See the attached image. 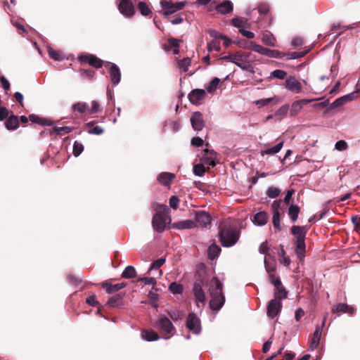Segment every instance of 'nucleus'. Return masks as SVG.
<instances>
[{
  "mask_svg": "<svg viewBox=\"0 0 360 360\" xmlns=\"http://www.w3.org/2000/svg\"><path fill=\"white\" fill-rule=\"evenodd\" d=\"M217 153L213 150L205 149L202 160L204 164L214 167L217 162Z\"/></svg>",
  "mask_w": 360,
  "mask_h": 360,
  "instance_id": "a211bd4d",
  "label": "nucleus"
},
{
  "mask_svg": "<svg viewBox=\"0 0 360 360\" xmlns=\"http://www.w3.org/2000/svg\"><path fill=\"white\" fill-rule=\"evenodd\" d=\"M206 97V91L201 89H195L192 90L188 95L189 101L195 105H199L202 103V101Z\"/></svg>",
  "mask_w": 360,
  "mask_h": 360,
  "instance_id": "ddd939ff",
  "label": "nucleus"
},
{
  "mask_svg": "<svg viewBox=\"0 0 360 360\" xmlns=\"http://www.w3.org/2000/svg\"><path fill=\"white\" fill-rule=\"evenodd\" d=\"M348 147V145L347 143V142L344 140H340L336 142L335 143V149H337L338 150H345Z\"/></svg>",
  "mask_w": 360,
  "mask_h": 360,
  "instance_id": "774afa93",
  "label": "nucleus"
},
{
  "mask_svg": "<svg viewBox=\"0 0 360 360\" xmlns=\"http://www.w3.org/2000/svg\"><path fill=\"white\" fill-rule=\"evenodd\" d=\"M169 316L173 321H177L179 319H181L184 316L183 312L178 311V310H172L169 311Z\"/></svg>",
  "mask_w": 360,
  "mask_h": 360,
  "instance_id": "13d9d810",
  "label": "nucleus"
},
{
  "mask_svg": "<svg viewBox=\"0 0 360 360\" xmlns=\"http://www.w3.org/2000/svg\"><path fill=\"white\" fill-rule=\"evenodd\" d=\"M269 278L270 283L271 284H273L275 288H276L282 284L280 278L278 277H276L274 274H269Z\"/></svg>",
  "mask_w": 360,
  "mask_h": 360,
  "instance_id": "e2e57ef3",
  "label": "nucleus"
},
{
  "mask_svg": "<svg viewBox=\"0 0 360 360\" xmlns=\"http://www.w3.org/2000/svg\"><path fill=\"white\" fill-rule=\"evenodd\" d=\"M77 60L80 63L81 65L88 64L96 69L101 68L104 63L103 60L91 53H79L77 56Z\"/></svg>",
  "mask_w": 360,
  "mask_h": 360,
  "instance_id": "423d86ee",
  "label": "nucleus"
},
{
  "mask_svg": "<svg viewBox=\"0 0 360 360\" xmlns=\"http://www.w3.org/2000/svg\"><path fill=\"white\" fill-rule=\"evenodd\" d=\"M281 301L277 299H272L269 301L266 307L267 316L271 319H274L281 311Z\"/></svg>",
  "mask_w": 360,
  "mask_h": 360,
  "instance_id": "9d476101",
  "label": "nucleus"
},
{
  "mask_svg": "<svg viewBox=\"0 0 360 360\" xmlns=\"http://www.w3.org/2000/svg\"><path fill=\"white\" fill-rule=\"evenodd\" d=\"M272 222L274 228L280 231L281 230V219H280V212L279 211L274 212L273 214Z\"/></svg>",
  "mask_w": 360,
  "mask_h": 360,
  "instance_id": "49530a36",
  "label": "nucleus"
},
{
  "mask_svg": "<svg viewBox=\"0 0 360 360\" xmlns=\"http://www.w3.org/2000/svg\"><path fill=\"white\" fill-rule=\"evenodd\" d=\"M196 226L197 223L195 221L190 219L174 222L172 224V227L177 229H190Z\"/></svg>",
  "mask_w": 360,
  "mask_h": 360,
  "instance_id": "5701e85b",
  "label": "nucleus"
},
{
  "mask_svg": "<svg viewBox=\"0 0 360 360\" xmlns=\"http://www.w3.org/2000/svg\"><path fill=\"white\" fill-rule=\"evenodd\" d=\"M308 229L305 226H292L291 233L295 236V252L300 261H303L306 252L305 238Z\"/></svg>",
  "mask_w": 360,
  "mask_h": 360,
  "instance_id": "f03ea898",
  "label": "nucleus"
},
{
  "mask_svg": "<svg viewBox=\"0 0 360 360\" xmlns=\"http://www.w3.org/2000/svg\"><path fill=\"white\" fill-rule=\"evenodd\" d=\"M281 246V252H279L280 262L285 266H289L290 264V259L289 257L286 256V252L283 249V246L282 245Z\"/></svg>",
  "mask_w": 360,
  "mask_h": 360,
  "instance_id": "37998d69",
  "label": "nucleus"
},
{
  "mask_svg": "<svg viewBox=\"0 0 360 360\" xmlns=\"http://www.w3.org/2000/svg\"><path fill=\"white\" fill-rule=\"evenodd\" d=\"M124 295V293H119L111 297L108 300L107 304L110 307H118L120 304L122 299L123 298Z\"/></svg>",
  "mask_w": 360,
  "mask_h": 360,
  "instance_id": "72a5a7b5",
  "label": "nucleus"
},
{
  "mask_svg": "<svg viewBox=\"0 0 360 360\" xmlns=\"http://www.w3.org/2000/svg\"><path fill=\"white\" fill-rule=\"evenodd\" d=\"M4 124L8 130H15L19 127V117L11 115L6 119Z\"/></svg>",
  "mask_w": 360,
  "mask_h": 360,
  "instance_id": "a878e982",
  "label": "nucleus"
},
{
  "mask_svg": "<svg viewBox=\"0 0 360 360\" xmlns=\"http://www.w3.org/2000/svg\"><path fill=\"white\" fill-rule=\"evenodd\" d=\"M195 221L197 223V226H200L203 228L207 227L211 224L212 217L205 210L195 211Z\"/></svg>",
  "mask_w": 360,
  "mask_h": 360,
  "instance_id": "9b49d317",
  "label": "nucleus"
},
{
  "mask_svg": "<svg viewBox=\"0 0 360 360\" xmlns=\"http://www.w3.org/2000/svg\"><path fill=\"white\" fill-rule=\"evenodd\" d=\"M345 103H347L345 98H344V96L337 98L335 101H334L332 103L329 104V106L326 109L324 113H327L329 110H333L334 108H338L344 105Z\"/></svg>",
  "mask_w": 360,
  "mask_h": 360,
  "instance_id": "e433bc0d",
  "label": "nucleus"
},
{
  "mask_svg": "<svg viewBox=\"0 0 360 360\" xmlns=\"http://www.w3.org/2000/svg\"><path fill=\"white\" fill-rule=\"evenodd\" d=\"M84 146L81 143L75 141L73 145L72 153L75 157L79 156L83 151Z\"/></svg>",
  "mask_w": 360,
  "mask_h": 360,
  "instance_id": "603ef678",
  "label": "nucleus"
},
{
  "mask_svg": "<svg viewBox=\"0 0 360 360\" xmlns=\"http://www.w3.org/2000/svg\"><path fill=\"white\" fill-rule=\"evenodd\" d=\"M250 49L256 53L270 58H281L284 57L285 55V53L283 52H281L278 50H271L267 48H264L262 46L257 44L253 41L250 42Z\"/></svg>",
  "mask_w": 360,
  "mask_h": 360,
  "instance_id": "0eeeda50",
  "label": "nucleus"
},
{
  "mask_svg": "<svg viewBox=\"0 0 360 360\" xmlns=\"http://www.w3.org/2000/svg\"><path fill=\"white\" fill-rule=\"evenodd\" d=\"M268 216L265 212H259L254 215L253 222L259 226H263L266 224Z\"/></svg>",
  "mask_w": 360,
  "mask_h": 360,
  "instance_id": "c85d7f7f",
  "label": "nucleus"
},
{
  "mask_svg": "<svg viewBox=\"0 0 360 360\" xmlns=\"http://www.w3.org/2000/svg\"><path fill=\"white\" fill-rule=\"evenodd\" d=\"M191 65V59L189 58H185L178 61V67L182 69L184 72L188 70V66Z\"/></svg>",
  "mask_w": 360,
  "mask_h": 360,
  "instance_id": "3c124183",
  "label": "nucleus"
},
{
  "mask_svg": "<svg viewBox=\"0 0 360 360\" xmlns=\"http://www.w3.org/2000/svg\"><path fill=\"white\" fill-rule=\"evenodd\" d=\"M281 193V190L276 187L271 186L268 188L266 191V195L268 197L275 198L278 197Z\"/></svg>",
  "mask_w": 360,
  "mask_h": 360,
  "instance_id": "8fccbe9b",
  "label": "nucleus"
},
{
  "mask_svg": "<svg viewBox=\"0 0 360 360\" xmlns=\"http://www.w3.org/2000/svg\"><path fill=\"white\" fill-rule=\"evenodd\" d=\"M223 285L217 277H213L209 283V292L211 297L210 307L219 311L224 305L225 297L222 292Z\"/></svg>",
  "mask_w": 360,
  "mask_h": 360,
  "instance_id": "f257e3e1",
  "label": "nucleus"
},
{
  "mask_svg": "<svg viewBox=\"0 0 360 360\" xmlns=\"http://www.w3.org/2000/svg\"><path fill=\"white\" fill-rule=\"evenodd\" d=\"M186 325L195 334H199L201 331L200 321L194 313L188 314Z\"/></svg>",
  "mask_w": 360,
  "mask_h": 360,
  "instance_id": "f8f14e48",
  "label": "nucleus"
},
{
  "mask_svg": "<svg viewBox=\"0 0 360 360\" xmlns=\"http://www.w3.org/2000/svg\"><path fill=\"white\" fill-rule=\"evenodd\" d=\"M289 106L288 105H284L281 106L275 113V116L279 117L280 119L285 117L288 111Z\"/></svg>",
  "mask_w": 360,
  "mask_h": 360,
  "instance_id": "6e6d98bb",
  "label": "nucleus"
},
{
  "mask_svg": "<svg viewBox=\"0 0 360 360\" xmlns=\"http://www.w3.org/2000/svg\"><path fill=\"white\" fill-rule=\"evenodd\" d=\"M73 129V127H55L53 129V133L60 135L63 136L65 134L70 133Z\"/></svg>",
  "mask_w": 360,
  "mask_h": 360,
  "instance_id": "ea45409f",
  "label": "nucleus"
},
{
  "mask_svg": "<svg viewBox=\"0 0 360 360\" xmlns=\"http://www.w3.org/2000/svg\"><path fill=\"white\" fill-rule=\"evenodd\" d=\"M72 108L74 112H77L79 114L88 113L89 114V105L85 102H77L72 105Z\"/></svg>",
  "mask_w": 360,
  "mask_h": 360,
  "instance_id": "2f4dec72",
  "label": "nucleus"
},
{
  "mask_svg": "<svg viewBox=\"0 0 360 360\" xmlns=\"http://www.w3.org/2000/svg\"><path fill=\"white\" fill-rule=\"evenodd\" d=\"M333 313L340 314L341 313H348L349 314H353L354 312V309L352 307L347 305V304L340 303L335 306H333L332 309Z\"/></svg>",
  "mask_w": 360,
  "mask_h": 360,
  "instance_id": "aec40b11",
  "label": "nucleus"
},
{
  "mask_svg": "<svg viewBox=\"0 0 360 360\" xmlns=\"http://www.w3.org/2000/svg\"><path fill=\"white\" fill-rule=\"evenodd\" d=\"M137 281H142L145 285H151L153 287L156 285V280L152 277H140Z\"/></svg>",
  "mask_w": 360,
  "mask_h": 360,
  "instance_id": "052dcab7",
  "label": "nucleus"
},
{
  "mask_svg": "<svg viewBox=\"0 0 360 360\" xmlns=\"http://www.w3.org/2000/svg\"><path fill=\"white\" fill-rule=\"evenodd\" d=\"M175 177L174 174L169 172H162L158 176V181L165 186H169L172 179Z\"/></svg>",
  "mask_w": 360,
  "mask_h": 360,
  "instance_id": "cd10ccee",
  "label": "nucleus"
},
{
  "mask_svg": "<svg viewBox=\"0 0 360 360\" xmlns=\"http://www.w3.org/2000/svg\"><path fill=\"white\" fill-rule=\"evenodd\" d=\"M359 96H360V89H356V91H354L349 94L345 95L344 98H345L346 101L348 102V101H354Z\"/></svg>",
  "mask_w": 360,
  "mask_h": 360,
  "instance_id": "5fc2aeb1",
  "label": "nucleus"
},
{
  "mask_svg": "<svg viewBox=\"0 0 360 360\" xmlns=\"http://www.w3.org/2000/svg\"><path fill=\"white\" fill-rule=\"evenodd\" d=\"M191 124L195 131H201L205 127L202 114L199 111L193 112L191 117Z\"/></svg>",
  "mask_w": 360,
  "mask_h": 360,
  "instance_id": "dca6fc26",
  "label": "nucleus"
},
{
  "mask_svg": "<svg viewBox=\"0 0 360 360\" xmlns=\"http://www.w3.org/2000/svg\"><path fill=\"white\" fill-rule=\"evenodd\" d=\"M138 8L141 15H143L147 16L152 13L151 9L149 8V6L146 2H139Z\"/></svg>",
  "mask_w": 360,
  "mask_h": 360,
  "instance_id": "a19ab883",
  "label": "nucleus"
},
{
  "mask_svg": "<svg viewBox=\"0 0 360 360\" xmlns=\"http://www.w3.org/2000/svg\"><path fill=\"white\" fill-rule=\"evenodd\" d=\"M219 83L220 79L218 77L213 78L207 87V92L213 94L217 90Z\"/></svg>",
  "mask_w": 360,
  "mask_h": 360,
  "instance_id": "a18cd8bd",
  "label": "nucleus"
},
{
  "mask_svg": "<svg viewBox=\"0 0 360 360\" xmlns=\"http://www.w3.org/2000/svg\"><path fill=\"white\" fill-rule=\"evenodd\" d=\"M110 77L113 85L119 84L121 79V72L117 65L112 63L109 69Z\"/></svg>",
  "mask_w": 360,
  "mask_h": 360,
  "instance_id": "6ab92c4d",
  "label": "nucleus"
},
{
  "mask_svg": "<svg viewBox=\"0 0 360 360\" xmlns=\"http://www.w3.org/2000/svg\"><path fill=\"white\" fill-rule=\"evenodd\" d=\"M309 50H305L300 52H291V53H285L284 56L286 57L288 60L297 59L304 57L307 54Z\"/></svg>",
  "mask_w": 360,
  "mask_h": 360,
  "instance_id": "58836bf2",
  "label": "nucleus"
},
{
  "mask_svg": "<svg viewBox=\"0 0 360 360\" xmlns=\"http://www.w3.org/2000/svg\"><path fill=\"white\" fill-rule=\"evenodd\" d=\"M250 53H245L243 51H237L233 54H229L221 58L222 60H229L231 63L236 64L238 67L243 70L250 71L252 67L250 65L247 64Z\"/></svg>",
  "mask_w": 360,
  "mask_h": 360,
  "instance_id": "39448f33",
  "label": "nucleus"
},
{
  "mask_svg": "<svg viewBox=\"0 0 360 360\" xmlns=\"http://www.w3.org/2000/svg\"><path fill=\"white\" fill-rule=\"evenodd\" d=\"M283 146V141H281L280 143H277L276 146L267 148L266 150L261 151V155L264 156V155H274L277 153H278L281 149L282 148Z\"/></svg>",
  "mask_w": 360,
  "mask_h": 360,
  "instance_id": "f704fd0d",
  "label": "nucleus"
},
{
  "mask_svg": "<svg viewBox=\"0 0 360 360\" xmlns=\"http://www.w3.org/2000/svg\"><path fill=\"white\" fill-rule=\"evenodd\" d=\"M170 210L166 205H161L159 212L155 213L153 215L152 219V225L153 229L159 232L162 233L165 231L166 228V218L168 217L169 222H170L171 219L168 216Z\"/></svg>",
  "mask_w": 360,
  "mask_h": 360,
  "instance_id": "20e7f679",
  "label": "nucleus"
},
{
  "mask_svg": "<svg viewBox=\"0 0 360 360\" xmlns=\"http://www.w3.org/2000/svg\"><path fill=\"white\" fill-rule=\"evenodd\" d=\"M148 298L150 299V303L152 306L157 307V301L159 299V295L153 290H150L148 293Z\"/></svg>",
  "mask_w": 360,
  "mask_h": 360,
  "instance_id": "4d7b16f0",
  "label": "nucleus"
},
{
  "mask_svg": "<svg viewBox=\"0 0 360 360\" xmlns=\"http://www.w3.org/2000/svg\"><path fill=\"white\" fill-rule=\"evenodd\" d=\"M261 40L266 46H276V39L269 31L262 33Z\"/></svg>",
  "mask_w": 360,
  "mask_h": 360,
  "instance_id": "bb28decb",
  "label": "nucleus"
},
{
  "mask_svg": "<svg viewBox=\"0 0 360 360\" xmlns=\"http://www.w3.org/2000/svg\"><path fill=\"white\" fill-rule=\"evenodd\" d=\"M157 326L161 330V331L168 336L165 337V339H168L175 331V328L173 326L170 320L166 317H161L157 323Z\"/></svg>",
  "mask_w": 360,
  "mask_h": 360,
  "instance_id": "1a4fd4ad",
  "label": "nucleus"
},
{
  "mask_svg": "<svg viewBox=\"0 0 360 360\" xmlns=\"http://www.w3.org/2000/svg\"><path fill=\"white\" fill-rule=\"evenodd\" d=\"M48 53H49V56L51 58L54 59L55 60L60 61V60H63L65 58V56H63V54L62 53H60V51H58L56 50H54L52 48L49 49Z\"/></svg>",
  "mask_w": 360,
  "mask_h": 360,
  "instance_id": "79ce46f5",
  "label": "nucleus"
},
{
  "mask_svg": "<svg viewBox=\"0 0 360 360\" xmlns=\"http://www.w3.org/2000/svg\"><path fill=\"white\" fill-rule=\"evenodd\" d=\"M68 280L71 284L75 286H77L82 283V278L73 274H69L68 275Z\"/></svg>",
  "mask_w": 360,
  "mask_h": 360,
  "instance_id": "de8ad7c7",
  "label": "nucleus"
},
{
  "mask_svg": "<svg viewBox=\"0 0 360 360\" xmlns=\"http://www.w3.org/2000/svg\"><path fill=\"white\" fill-rule=\"evenodd\" d=\"M205 168L202 164H197L193 167V173L198 176H202L205 172Z\"/></svg>",
  "mask_w": 360,
  "mask_h": 360,
  "instance_id": "864d4df0",
  "label": "nucleus"
},
{
  "mask_svg": "<svg viewBox=\"0 0 360 360\" xmlns=\"http://www.w3.org/2000/svg\"><path fill=\"white\" fill-rule=\"evenodd\" d=\"M288 297V291L281 284V285L275 288L274 289V299H277L280 301L287 298Z\"/></svg>",
  "mask_w": 360,
  "mask_h": 360,
  "instance_id": "7c9ffc66",
  "label": "nucleus"
},
{
  "mask_svg": "<svg viewBox=\"0 0 360 360\" xmlns=\"http://www.w3.org/2000/svg\"><path fill=\"white\" fill-rule=\"evenodd\" d=\"M118 8L120 13L127 17H131L135 13L134 6L131 0H121Z\"/></svg>",
  "mask_w": 360,
  "mask_h": 360,
  "instance_id": "2eb2a0df",
  "label": "nucleus"
},
{
  "mask_svg": "<svg viewBox=\"0 0 360 360\" xmlns=\"http://www.w3.org/2000/svg\"><path fill=\"white\" fill-rule=\"evenodd\" d=\"M143 338L147 341L158 340L160 338L159 335L152 329L143 330L141 333Z\"/></svg>",
  "mask_w": 360,
  "mask_h": 360,
  "instance_id": "c756f323",
  "label": "nucleus"
},
{
  "mask_svg": "<svg viewBox=\"0 0 360 360\" xmlns=\"http://www.w3.org/2000/svg\"><path fill=\"white\" fill-rule=\"evenodd\" d=\"M285 87L295 94H298L302 91V86L299 80L295 77H288L285 82Z\"/></svg>",
  "mask_w": 360,
  "mask_h": 360,
  "instance_id": "4468645a",
  "label": "nucleus"
},
{
  "mask_svg": "<svg viewBox=\"0 0 360 360\" xmlns=\"http://www.w3.org/2000/svg\"><path fill=\"white\" fill-rule=\"evenodd\" d=\"M202 281L200 282H195L193 286V292L195 300L198 302L205 303L206 297L204 290L202 287Z\"/></svg>",
  "mask_w": 360,
  "mask_h": 360,
  "instance_id": "f3484780",
  "label": "nucleus"
},
{
  "mask_svg": "<svg viewBox=\"0 0 360 360\" xmlns=\"http://www.w3.org/2000/svg\"><path fill=\"white\" fill-rule=\"evenodd\" d=\"M165 262V258H160V259L154 261L151 264L150 267L148 269V273L150 274V272L153 271V269H160Z\"/></svg>",
  "mask_w": 360,
  "mask_h": 360,
  "instance_id": "09e8293b",
  "label": "nucleus"
},
{
  "mask_svg": "<svg viewBox=\"0 0 360 360\" xmlns=\"http://www.w3.org/2000/svg\"><path fill=\"white\" fill-rule=\"evenodd\" d=\"M169 206L172 209L176 210L178 208V207H179V198L176 195H172L169 198Z\"/></svg>",
  "mask_w": 360,
  "mask_h": 360,
  "instance_id": "69168bd1",
  "label": "nucleus"
},
{
  "mask_svg": "<svg viewBox=\"0 0 360 360\" xmlns=\"http://www.w3.org/2000/svg\"><path fill=\"white\" fill-rule=\"evenodd\" d=\"M321 330L320 326H317L312 335L311 340L310 342L309 349L314 350L317 348L319 345L321 339Z\"/></svg>",
  "mask_w": 360,
  "mask_h": 360,
  "instance_id": "393cba45",
  "label": "nucleus"
},
{
  "mask_svg": "<svg viewBox=\"0 0 360 360\" xmlns=\"http://www.w3.org/2000/svg\"><path fill=\"white\" fill-rule=\"evenodd\" d=\"M300 211V209L297 205L293 204L290 205L288 214L292 222H295L297 220Z\"/></svg>",
  "mask_w": 360,
  "mask_h": 360,
  "instance_id": "473e14b6",
  "label": "nucleus"
},
{
  "mask_svg": "<svg viewBox=\"0 0 360 360\" xmlns=\"http://www.w3.org/2000/svg\"><path fill=\"white\" fill-rule=\"evenodd\" d=\"M215 9L221 14H227L233 11V6L231 1L226 0L219 4H217Z\"/></svg>",
  "mask_w": 360,
  "mask_h": 360,
  "instance_id": "412c9836",
  "label": "nucleus"
},
{
  "mask_svg": "<svg viewBox=\"0 0 360 360\" xmlns=\"http://www.w3.org/2000/svg\"><path fill=\"white\" fill-rule=\"evenodd\" d=\"M160 6L163 10V15H172L179 11L182 10L186 5V1L173 3L171 1L161 0Z\"/></svg>",
  "mask_w": 360,
  "mask_h": 360,
  "instance_id": "6e6552de",
  "label": "nucleus"
},
{
  "mask_svg": "<svg viewBox=\"0 0 360 360\" xmlns=\"http://www.w3.org/2000/svg\"><path fill=\"white\" fill-rule=\"evenodd\" d=\"M219 240L224 247H231L238 240L240 231L232 226H224L219 232Z\"/></svg>",
  "mask_w": 360,
  "mask_h": 360,
  "instance_id": "7ed1b4c3",
  "label": "nucleus"
},
{
  "mask_svg": "<svg viewBox=\"0 0 360 360\" xmlns=\"http://www.w3.org/2000/svg\"><path fill=\"white\" fill-rule=\"evenodd\" d=\"M214 50L216 51H220L219 41L218 40H212L208 43V51H211Z\"/></svg>",
  "mask_w": 360,
  "mask_h": 360,
  "instance_id": "0e129e2a",
  "label": "nucleus"
},
{
  "mask_svg": "<svg viewBox=\"0 0 360 360\" xmlns=\"http://www.w3.org/2000/svg\"><path fill=\"white\" fill-rule=\"evenodd\" d=\"M169 290L173 294H181L184 290V286L181 284L177 283L176 282H172L169 285Z\"/></svg>",
  "mask_w": 360,
  "mask_h": 360,
  "instance_id": "c03bdc74",
  "label": "nucleus"
},
{
  "mask_svg": "<svg viewBox=\"0 0 360 360\" xmlns=\"http://www.w3.org/2000/svg\"><path fill=\"white\" fill-rule=\"evenodd\" d=\"M101 110L102 108H101L99 103L96 101H93L91 103V108H89V114L96 113L101 112Z\"/></svg>",
  "mask_w": 360,
  "mask_h": 360,
  "instance_id": "680f3d73",
  "label": "nucleus"
},
{
  "mask_svg": "<svg viewBox=\"0 0 360 360\" xmlns=\"http://www.w3.org/2000/svg\"><path fill=\"white\" fill-rule=\"evenodd\" d=\"M96 123V121H91L86 124V130L89 134L101 135L103 133L104 129Z\"/></svg>",
  "mask_w": 360,
  "mask_h": 360,
  "instance_id": "b1692460",
  "label": "nucleus"
},
{
  "mask_svg": "<svg viewBox=\"0 0 360 360\" xmlns=\"http://www.w3.org/2000/svg\"><path fill=\"white\" fill-rule=\"evenodd\" d=\"M136 276V271L134 266H128L122 274V277L124 278H132Z\"/></svg>",
  "mask_w": 360,
  "mask_h": 360,
  "instance_id": "4c0bfd02",
  "label": "nucleus"
},
{
  "mask_svg": "<svg viewBox=\"0 0 360 360\" xmlns=\"http://www.w3.org/2000/svg\"><path fill=\"white\" fill-rule=\"evenodd\" d=\"M270 10L269 6L266 4H260L258 6V11L260 15H266Z\"/></svg>",
  "mask_w": 360,
  "mask_h": 360,
  "instance_id": "338daca9",
  "label": "nucleus"
},
{
  "mask_svg": "<svg viewBox=\"0 0 360 360\" xmlns=\"http://www.w3.org/2000/svg\"><path fill=\"white\" fill-rule=\"evenodd\" d=\"M271 76L280 79H283L287 76V72L282 70H275L271 73Z\"/></svg>",
  "mask_w": 360,
  "mask_h": 360,
  "instance_id": "bf43d9fd",
  "label": "nucleus"
},
{
  "mask_svg": "<svg viewBox=\"0 0 360 360\" xmlns=\"http://www.w3.org/2000/svg\"><path fill=\"white\" fill-rule=\"evenodd\" d=\"M101 286L105 289L106 292L109 294H112L119 291L120 290L124 288L126 286L125 283H120L117 284H111L108 281L103 282L101 284Z\"/></svg>",
  "mask_w": 360,
  "mask_h": 360,
  "instance_id": "4be33fe9",
  "label": "nucleus"
},
{
  "mask_svg": "<svg viewBox=\"0 0 360 360\" xmlns=\"http://www.w3.org/2000/svg\"><path fill=\"white\" fill-rule=\"evenodd\" d=\"M221 252V248L215 243L211 245L207 250L208 257L211 259L217 258Z\"/></svg>",
  "mask_w": 360,
  "mask_h": 360,
  "instance_id": "c9c22d12",
  "label": "nucleus"
}]
</instances>
